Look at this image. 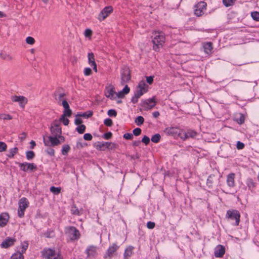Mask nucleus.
I'll list each match as a JSON object with an SVG mask.
<instances>
[{
	"label": "nucleus",
	"mask_w": 259,
	"mask_h": 259,
	"mask_svg": "<svg viewBox=\"0 0 259 259\" xmlns=\"http://www.w3.org/2000/svg\"><path fill=\"white\" fill-rule=\"evenodd\" d=\"M152 38L153 44V50L158 51L159 49L162 47L165 40L164 33H154Z\"/></svg>",
	"instance_id": "obj_1"
},
{
	"label": "nucleus",
	"mask_w": 259,
	"mask_h": 259,
	"mask_svg": "<svg viewBox=\"0 0 259 259\" xmlns=\"http://www.w3.org/2000/svg\"><path fill=\"white\" fill-rule=\"evenodd\" d=\"M60 125V123L59 121H54L51 124V132L52 136H58V138L62 140V142H64L65 138L63 136H61L62 130Z\"/></svg>",
	"instance_id": "obj_2"
},
{
	"label": "nucleus",
	"mask_w": 259,
	"mask_h": 259,
	"mask_svg": "<svg viewBox=\"0 0 259 259\" xmlns=\"http://www.w3.org/2000/svg\"><path fill=\"white\" fill-rule=\"evenodd\" d=\"M226 218L231 220H235L234 225L238 226L240 223V214L239 211L235 209H230L227 212Z\"/></svg>",
	"instance_id": "obj_3"
},
{
	"label": "nucleus",
	"mask_w": 259,
	"mask_h": 259,
	"mask_svg": "<svg viewBox=\"0 0 259 259\" xmlns=\"http://www.w3.org/2000/svg\"><path fill=\"white\" fill-rule=\"evenodd\" d=\"M29 201L25 197H22L19 201V208L18 209V215L19 218L24 217V212L29 206Z\"/></svg>",
	"instance_id": "obj_4"
},
{
	"label": "nucleus",
	"mask_w": 259,
	"mask_h": 259,
	"mask_svg": "<svg viewBox=\"0 0 259 259\" xmlns=\"http://www.w3.org/2000/svg\"><path fill=\"white\" fill-rule=\"evenodd\" d=\"M42 256L47 259H61V255L56 252L55 250L45 248L42 251Z\"/></svg>",
	"instance_id": "obj_5"
},
{
	"label": "nucleus",
	"mask_w": 259,
	"mask_h": 259,
	"mask_svg": "<svg viewBox=\"0 0 259 259\" xmlns=\"http://www.w3.org/2000/svg\"><path fill=\"white\" fill-rule=\"evenodd\" d=\"M65 231L72 240H77L80 237L79 231L74 227H68L66 228Z\"/></svg>",
	"instance_id": "obj_6"
},
{
	"label": "nucleus",
	"mask_w": 259,
	"mask_h": 259,
	"mask_svg": "<svg viewBox=\"0 0 259 259\" xmlns=\"http://www.w3.org/2000/svg\"><path fill=\"white\" fill-rule=\"evenodd\" d=\"M206 6L207 4L205 2L202 1L199 2L194 7V14L197 17L201 16L206 10Z\"/></svg>",
	"instance_id": "obj_7"
},
{
	"label": "nucleus",
	"mask_w": 259,
	"mask_h": 259,
	"mask_svg": "<svg viewBox=\"0 0 259 259\" xmlns=\"http://www.w3.org/2000/svg\"><path fill=\"white\" fill-rule=\"evenodd\" d=\"M156 101L155 97L142 101L141 102V106L145 110H151L156 105Z\"/></svg>",
	"instance_id": "obj_8"
},
{
	"label": "nucleus",
	"mask_w": 259,
	"mask_h": 259,
	"mask_svg": "<svg viewBox=\"0 0 259 259\" xmlns=\"http://www.w3.org/2000/svg\"><path fill=\"white\" fill-rule=\"evenodd\" d=\"M20 168V169L23 171H27L28 170L33 171L36 170L37 169L36 165L33 163H28V162H17Z\"/></svg>",
	"instance_id": "obj_9"
},
{
	"label": "nucleus",
	"mask_w": 259,
	"mask_h": 259,
	"mask_svg": "<svg viewBox=\"0 0 259 259\" xmlns=\"http://www.w3.org/2000/svg\"><path fill=\"white\" fill-rule=\"evenodd\" d=\"M182 129L177 127H168L165 129L164 133L166 135L172 136L175 138L179 137L180 138V134Z\"/></svg>",
	"instance_id": "obj_10"
},
{
	"label": "nucleus",
	"mask_w": 259,
	"mask_h": 259,
	"mask_svg": "<svg viewBox=\"0 0 259 259\" xmlns=\"http://www.w3.org/2000/svg\"><path fill=\"white\" fill-rule=\"evenodd\" d=\"M11 99L13 102H18L22 108H24L28 102L27 99L23 96H12Z\"/></svg>",
	"instance_id": "obj_11"
},
{
	"label": "nucleus",
	"mask_w": 259,
	"mask_h": 259,
	"mask_svg": "<svg viewBox=\"0 0 259 259\" xmlns=\"http://www.w3.org/2000/svg\"><path fill=\"white\" fill-rule=\"evenodd\" d=\"M148 90V85L146 83L145 81L141 80L139 82L137 86L135 93L138 95L142 96L144 94L146 93Z\"/></svg>",
	"instance_id": "obj_12"
},
{
	"label": "nucleus",
	"mask_w": 259,
	"mask_h": 259,
	"mask_svg": "<svg viewBox=\"0 0 259 259\" xmlns=\"http://www.w3.org/2000/svg\"><path fill=\"white\" fill-rule=\"evenodd\" d=\"M197 136V132L194 130L189 129L185 131L182 130L181 134H180V138L184 141L190 138H195Z\"/></svg>",
	"instance_id": "obj_13"
},
{
	"label": "nucleus",
	"mask_w": 259,
	"mask_h": 259,
	"mask_svg": "<svg viewBox=\"0 0 259 259\" xmlns=\"http://www.w3.org/2000/svg\"><path fill=\"white\" fill-rule=\"evenodd\" d=\"M118 248L119 246L116 244V243L112 244V245L110 246L108 248L106 252V254L104 256V258H111Z\"/></svg>",
	"instance_id": "obj_14"
},
{
	"label": "nucleus",
	"mask_w": 259,
	"mask_h": 259,
	"mask_svg": "<svg viewBox=\"0 0 259 259\" xmlns=\"http://www.w3.org/2000/svg\"><path fill=\"white\" fill-rule=\"evenodd\" d=\"M112 11L113 8L111 6L106 7L99 14L98 19L100 21L104 20Z\"/></svg>",
	"instance_id": "obj_15"
},
{
	"label": "nucleus",
	"mask_w": 259,
	"mask_h": 259,
	"mask_svg": "<svg viewBox=\"0 0 259 259\" xmlns=\"http://www.w3.org/2000/svg\"><path fill=\"white\" fill-rule=\"evenodd\" d=\"M0 58L3 61L11 62L14 60L15 58L11 53L7 52L5 50L1 51L0 52Z\"/></svg>",
	"instance_id": "obj_16"
},
{
	"label": "nucleus",
	"mask_w": 259,
	"mask_h": 259,
	"mask_svg": "<svg viewBox=\"0 0 259 259\" xmlns=\"http://www.w3.org/2000/svg\"><path fill=\"white\" fill-rule=\"evenodd\" d=\"M105 94L106 96L108 98L111 99H114L116 98L115 88L112 85H110L106 88Z\"/></svg>",
	"instance_id": "obj_17"
},
{
	"label": "nucleus",
	"mask_w": 259,
	"mask_h": 259,
	"mask_svg": "<svg viewBox=\"0 0 259 259\" xmlns=\"http://www.w3.org/2000/svg\"><path fill=\"white\" fill-rule=\"evenodd\" d=\"M88 63L91 66L93 67V70L95 72H97V66L95 62L94 55L92 52L88 53Z\"/></svg>",
	"instance_id": "obj_18"
},
{
	"label": "nucleus",
	"mask_w": 259,
	"mask_h": 259,
	"mask_svg": "<svg viewBox=\"0 0 259 259\" xmlns=\"http://www.w3.org/2000/svg\"><path fill=\"white\" fill-rule=\"evenodd\" d=\"M16 239L14 238L8 237L1 243V246L2 248H8L13 246L16 242Z\"/></svg>",
	"instance_id": "obj_19"
},
{
	"label": "nucleus",
	"mask_w": 259,
	"mask_h": 259,
	"mask_svg": "<svg viewBox=\"0 0 259 259\" xmlns=\"http://www.w3.org/2000/svg\"><path fill=\"white\" fill-rule=\"evenodd\" d=\"M225 253V247L222 245H218L214 249V256L217 257H222Z\"/></svg>",
	"instance_id": "obj_20"
},
{
	"label": "nucleus",
	"mask_w": 259,
	"mask_h": 259,
	"mask_svg": "<svg viewBox=\"0 0 259 259\" xmlns=\"http://www.w3.org/2000/svg\"><path fill=\"white\" fill-rule=\"evenodd\" d=\"M130 71L128 69H125L121 72V82L122 83H126L131 80Z\"/></svg>",
	"instance_id": "obj_21"
},
{
	"label": "nucleus",
	"mask_w": 259,
	"mask_h": 259,
	"mask_svg": "<svg viewBox=\"0 0 259 259\" xmlns=\"http://www.w3.org/2000/svg\"><path fill=\"white\" fill-rule=\"evenodd\" d=\"M61 105L64 107V111L62 116L70 117L71 115L72 111L69 108V105L66 101H63Z\"/></svg>",
	"instance_id": "obj_22"
},
{
	"label": "nucleus",
	"mask_w": 259,
	"mask_h": 259,
	"mask_svg": "<svg viewBox=\"0 0 259 259\" xmlns=\"http://www.w3.org/2000/svg\"><path fill=\"white\" fill-rule=\"evenodd\" d=\"M85 253L88 257H93L97 254V247L94 245H90L85 250Z\"/></svg>",
	"instance_id": "obj_23"
},
{
	"label": "nucleus",
	"mask_w": 259,
	"mask_h": 259,
	"mask_svg": "<svg viewBox=\"0 0 259 259\" xmlns=\"http://www.w3.org/2000/svg\"><path fill=\"white\" fill-rule=\"evenodd\" d=\"M235 175L234 173H230L227 176L226 182L229 187L233 188L235 186Z\"/></svg>",
	"instance_id": "obj_24"
},
{
	"label": "nucleus",
	"mask_w": 259,
	"mask_h": 259,
	"mask_svg": "<svg viewBox=\"0 0 259 259\" xmlns=\"http://www.w3.org/2000/svg\"><path fill=\"white\" fill-rule=\"evenodd\" d=\"M9 216L8 213L4 212L0 214V226L1 227H5L9 220Z\"/></svg>",
	"instance_id": "obj_25"
},
{
	"label": "nucleus",
	"mask_w": 259,
	"mask_h": 259,
	"mask_svg": "<svg viewBox=\"0 0 259 259\" xmlns=\"http://www.w3.org/2000/svg\"><path fill=\"white\" fill-rule=\"evenodd\" d=\"M49 141L51 143V145L52 146H55L60 145L62 142V140L58 138V136H49Z\"/></svg>",
	"instance_id": "obj_26"
},
{
	"label": "nucleus",
	"mask_w": 259,
	"mask_h": 259,
	"mask_svg": "<svg viewBox=\"0 0 259 259\" xmlns=\"http://www.w3.org/2000/svg\"><path fill=\"white\" fill-rule=\"evenodd\" d=\"M130 91V89L127 85H126L123 90L117 93H116L115 96L119 98H123L125 95L127 94Z\"/></svg>",
	"instance_id": "obj_27"
},
{
	"label": "nucleus",
	"mask_w": 259,
	"mask_h": 259,
	"mask_svg": "<svg viewBox=\"0 0 259 259\" xmlns=\"http://www.w3.org/2000/svg\"><path fill=\"white\" fill-rule=\"evenodd\" d=\"M107 142H98L94 145V147L98 150L104 151L106 149Z\"/></svg>",
	"instance_id": "obj_28"
},
{
	"label": "nucleus",
	"mask_w": 259,
	"mask_h": 259,
	"mask_svg": "<svg viewBox=\"0 0 259 259\" xmlns=\"http://www.w3.org/2000/svg\"><path fill=\"white\" fill-rule=\"evenodd\" d=\"M64 96H65V95L63 93H57L55 94V100H56V101L57 102V103L59 105H61V104H62V103H63V101H66L64 99Z\"/></svg>",
	"instance_id": "obj_29"
},
{
	"label": "nucleus",
	"mask_w": 259,
	"mask_h": 259,
	"mask_svg": "<svg viewBox=\"0 0 259 259\" xmlns=\"http://www.w3.org/2000/svg\"><path fill=\"white\" fill-rule=\"evenodd\" d=\"M203 48L204 52L207 54H210L211 53L212 50V44L211 42H206L203 44Z\"/></svg>",
	"instance_id": "obj_30"
},
{
	"label": "nucleus",
	"mask_w": 259,
	"mask_h": 259,
	"mask_svg": "<svg viewBox=\"0 0 259 259\" xmlns=\"http://www.w3.org/2000/svg\"><path fill=\"white\" fill-rule=\"evenodd\" d=\"M246 184L248 187L249 190H250L251 191H252L256 186L255 183L251 178L247 179L246 181Z\"/></svg>",
	"instance_id": "obj_31"
},
{
	"label": "nucleus",
	"mask_w": 259,
	"mask_h": 259,
	"mask_svg": "<svg viewBox=\"0 0 259 259\" xmlns=\"http://www.w3.org/2000/svg\"><path fill=\"white\" fill-rule=\"evenodd\" d=\"M134 248L133 246H129L125 249L124 253V259H127V258L132 256Z\"/></svg>",
	"instance_id": "obj_32"
},
{
	"label": "nucleus",
	"mask_w": 259,
	"mask_h": 259,
	"mask_svg": "<svg viewBox=\"0 0 259 259\" xmlns=\"http://www.w3.org/2000/svg\"><path fill=\"white\" fill-rule=\"evenodd\" d=\"M18 149L17 147H14L9 149L7 156L10 158L14 157V155L18 153Z\"/></svg>",
	"instance_id": "obj_33"
},
{
	"label": "nucleus",
	"mask_w": 259,
	"mask_h": 259,
	"mask_svg": "<svg viewBox=\"0 0 259 259\" xmlns=\"http://www.w3.org/2000/svg\"><path fill=\"white\" fill-rule=\"evenodd\" d=\"M11 259H24V256L20 252L14 253L11 257Z\"/></svg>",
	"instance_id": "obj_34"
},
{
	"label": "nucleus",
	"mask_w": 259,
	"mask_h": 259,
	"mask_svg": "<svg viewBox=\"0 0 259 259\" xmlns=\"http://www.w3.org/2000/svg\"><path fill=\"white\" fill-rule=\"evenodd\" d=\"M26 157L28 160H32L35 157V153L32 151H27L26 152Z\"/></svg>",
	"instance_id": "obj_35"
},
{
	"label": "nucleus",
	"mask_w": 259,
	"mask_h": 259,
	"mask_svg": "<svg viewBox=\"0 0 259 259\" xmlns=\"http://www.w3.org/2000/svg\"><path fill=\"white\" fill-rule=\"evenodd\" d=\"M135 122L137 125L140 126L143 124L144 118L142 116H139L135 119Z\"/></svg>",
	"instance_id": "obj_36"
},
{
	"label": "nucleus",
	"mask_w": 259,
	"mask_h": 259,
	"mask_svg": "<svg viewBox=\"0 0 259 259\" xmlns=\"http://www.w3.org/2000/svg\"><path fill=\"white\" fill-rule=\"evenodd\" d=\"M70 150V147L68 145H64L62 146V149L61 150L62 154L63 155H67Z\"/></svg>",
	"instance_id": "obj_37"
},
{
	"label": "nucleus",
	"mask_w": 259,
	"mask_h": 259,
	"mask_svg": "<svg viewBox=\"0 0 259 259\" xmlns=\"http://www.w3.org/2000/svg\"><path fill=\"white\" fill-rule=\"evenodd\" d=\"M86 127L84 124H80L76 128V131L80 134H83L85 131Z\"/></svg>",
	"instance_id": "obj_38"
},
{
	"label": "nucleus",
	"mask_w": 259,
	"mask_h": 259,
	"mask_svg": "<svg viewBox=\"0 0 259 259\" xmlns=\"http://www.w3.org/2000/svg\"><path fill=\"white\" fill-rule=\"evenodd\" d=\"M160 138V135L159 134H156L152 137L151 140L153 143H157L159 142Z\"/></svg>",
	"instance_id": "obj_39"
},
{
	"label": "nucleus",
	"mask_w": 259,
	"mask_h": 259,
	"mask_svg": "<svg viewBox=\"0 0 259 259\" xmlns=\"http://www.w3.org/2000/svg\"><path fill=\"white\" fill-rule=\"evenodd\" d=\"M50 191L55 194H58L61 192V188L52 186L50 188Z\"/></svg>",
	"instance_id": "obj_40"
},
{
	"label": "nucleus",
	"mask_w": 259,
	"mask_h": 259,
	"mask_svg": "<svg viewBox=\"0 0 259 259\" xmlns=\"http://www.w3.org/2000/svg\"><path fill=\"white\" fill-rule=\"evenodd\" d=\"M117 147V145L114 143L112 142H108L106 146V149H108L110 150H112L116 148Z\"/></svg>",
	"instance_id": "obj_41"
},
{
	"label": "nucleus",
	"mask_w": 259,
	"mask_h": 259,
	"mask_svg": "<svg viewBox=\"0 0 259 259\" xmlns=\"http://www.w3.org/2000/svg\"><path fill=\"white\" fill-rule=\"evenodd\" d=\"M0 119L2 120H11L12 116L9 114H0Z\"/></svg>",
	"instance_id": "obj_42"
},
{
	"label": "nucleus",
	"mask_w": 259,
	"mask_h": 259,
	"mask_svg": "<svg viewBox=\"0 0 259 259\" xmlns=\"http://www.w3.org/2000/svg\"><path fill=\"white\" fill-rule=\"evenodd\" d=\"M235 1V0H223V2L226 7H229L232 6Z\"/></svg>",
	"instance_id": "obj_43"
},
{
	"label": "nucleus",
	"mask_w": 259,
	"mask_h": 259,
	"mask_svg": "<svg viewBox=\"0 0 259 259\" xmlns=\"http://www.w3.org/2000/svg\"><path fill=\"white\" fill-rule=\"evenodd\" d=\"M28 247V243L27 241L24 242L22 244V250L20 253L23 254L24 253Z\"/></svg>",
	"instance_id": "obj_44"
},
{
	"label": "nucleus",
	"mask_w": 259,
	"mask_h": 259,
	"mask_svg": "<svg viewBox=\"0 0 259 259\" xmlns=\"http://www.w3.org/2000/svg\"><path fill=\"white\" fill-rule=\"evenodd\" d=\"M252 19L255 21H259V12L254 11L251 13Z\"/></svg>",
	"instance_id": "obj_45"
},
{
	"label": "nucleus",
	"mask_w": 259,
	"mask_h": 259,
	"mask_svg": "<svg viewBox=\"0 0 259 259\" xmlns=\"http://www.w3.org/2000/svg\"><path fill=\"white\" fill-rule=\"evenodd\" d=\"M7 148V144L4 142H0V152L6 151Z\"/></svg>",
	"instance_id": "obj_46"
},
{
	"label": "nucleus",
	"mask_w": 259,
	"mask_h": 259,
	"mask_svg": "<svg viewBox=\"0 0 259 259\" xmlns=\"http://www.w3.org/2000/svg\"><path fill=\"white\" fill-rule=\"evenodd\" d=\"M92 115H93V113L92 112L90 111L88 114L87 113V112H84L82 114H78L76 115V116L88 118V117L92 116Z\"/></svg>",
	"instance_id": "obj_47"
},
{
	"label": "nucleus",
	"mask_w": 259,
	"mask_h": 259,
	"mask_svg": "<svg viewBox=\"0 0 259 259\" xmlns=\"http://www.w3.org/2000/svg\"><path fill=\"white\" fill-rule=\"evenodd\" d=\"M107 114L110 117H116L117 115V112L115 110L110 109L108 110Z\"/></svg>",
	"instance_id": "obj_48"
},
{
	"label": "nucleus",
	"mask_w": 259,
	"mask_h": 259,
	"mask_svg": "<svg viewBox=\"0 0 259 259\" xmlns=\"http://www.w3.org/2000/svg\"><path fill=\"white\" fill-rule=\"evenodd\" d=\"M60 120L62 121L65 125H68L69 122V120L64 116H61Z\"/></svg>",
	"instance_id": "obj_49"
},
{
	"label": "nucleus",
	"mask_w": 259,
	"mask_h": 259,
	"mask_svg": "<svg viewBox=\"0 0 259 259\" xmlns=\"http://www.w3.org/2000/svg\"><path fill=\"white\" fill-rule=\"evenodd\" d=\"M104 123L107 126H111L113 125V121L110 118H106L104 120Z\"/></svg>",
	"instance_id": "obj_50"
},
{
	"label": "nucleus",
	"mask_w": 259,
	"mask_h": 259,
	"mask_svg": "<svg viewBox=\"0 0 259 259\" xmlns=\"http://www.w3.org/2000/svg\"><path fill=\"white\" fill-rule=\"evenodd\" d=\"M83 73L85 76H89L92 74V71L90 68H85L83 71Z\"/></svg>",
	"instance_id": "obj_51"
},
{
	"label": "nucleus",
	"mask_w": 259,
	"mask_h": 259,
	"mask_svg": "<svg viewBox=\"0 0 259 259\" xmlns=\"http://www.w3.org/2000/svg\"><path fill=\"white\" fill-rule=\"evenodd\" d=\"M26 42L29 45H33L35 42L34 38L31 36H28L26 38Z\"/></svg>",
	"instance_id": "obj_52"
},
{
	"label": "nucleus",
	"mask_w": 259,
	"mask_h": 259,
	"mask_svg": "<svg viewBox=\"0 0 259 259\" xmlns=\"http://www.w3.org/2000/svg\"><path fill=\"white\" fill-rule=\"evenodd\" d=\"M141 97V96L138 95V94H137L136 93H135L134 96L131 99L132 102L134 104L137 103L138 102L139 99Z\"/></svg>",
	"instance_id": "obj_53"
},
{
	"label": "nucleus",
	"mask_w": 259,
	"mask_h": 259,
	"mask_svg": "<svg viewBox=\"0 0 259 259\" xmlns=\"http://www.w3.org/2000/svg\"><path fill=\"white\" fill-rule=\"evenodd\" d=\"M141 129L139 127L136 128L133 130V134L136 136H139L141 134Z\"/></svg>",
	"instance_id": "obj_54"
},
{
	"label": "nucleus",
	"mask_w": 259,
	"mask_h": 259,
	"mask_svg": "<svg viewBox=\"0 0 259 259\" xmlns=\"http://www.w3.org/2000/svg\"><path fill=\"white\" fill-rule=\"evenodd\" d=\"M93 138L92 135L90 133L85 134L83 135V139L86 141H91Z\"/></svg>",
	"instance_id": "obj_55"
},
{
	"label": "nucleus",
	"mask_w": 259,
	"mask_h": 259,
	"mask_svg": "<svg viewBox=\"0 0 259 259\" xmlns=\"http://www.w3.org/2000/svg\"><path fill=\"white\" fill-rule=\"evenodd\" d=\"M123 137L126 140H132L133 138V135L131 133H125L123 135Z\"/></svg>",
	"instance_id": "obj_56"
},
{
	"label": "nucleus",
	"mask_w": 259,
	"mask_h": 259,
	"mask_svg": "<svg viewBox=\"0 0 259 259\" xmlns=\"http://www.w3.org/2000/svg\"><path fill=\"white\" fill-rule=\"evenodd\" d=\"M142 142L146 145H148L150 142V139L148 137L144 136L142 140Z\"/></svg>",
	"instance_id": "obj_57"
},
{
	"label": "nucleus",
	"mask_w": 259,
	"mask_h": 259,
	"mask_svg": "<svg viewBox=\"0 0 259 259\" xmlns=\"http://www.w3.org/2000/svg\"><path fill=\"white\" fill-rule=\"evenodd\" d=\"M112 136L111 132H108L104 134L103 138L106 140L110 139Z\"/></svg>",
	"instance_id": "obj_58"
},
{
	"label": "nucleus",
	"mask_w": 259,
	"mask_h": 259,
	"mask_svg": "<svg viewBox=\"0 0 259 259\" xmlns=\"http://www.w3.org/2000/svg\"><path fill=\"white\" fill-rule=\"evenodd\" d=\"M155 224L154 222H148L147 223V227L148 229H152L155 227Z\"/></svg>",
	"instance_id": "obj_59"
},
{
	"label": "nucleus",
	"mask_w": 259,
	"mask_h": 259,
	"mask_svg": "<svg viewBox=\"0 0 259 259\" xmlns=\"http://www.w3.org/2000/svg\"><path fill=\"white\" fill-rule=\"evenodd\" d=\"M154 76H149L146 77V81L149 84H151L153 82Z\"/></svg>",
	"instance_id": "obj_60"
},
{
	"label": "nucleus",
	"mask_w": 259,
	"mask_h": 259,
	"mask_svg": "<svg viewBox=\"0 0 259 259\" xmlns=\"http://www.w3.org/2000/svg\"><path fill=\"white\" fill-rule=\"evenodd\" d=\"M46 152L51 156H54L55 155V150L52 148H49L46 150Z\"/></svg>",
	"instance_id": "obj_61"
},
{
	"label": "nucleus",
	"mask_w": 259,
	"mask_h": 259,
	"mask_svg": "<svg viewBox=\"0 0 259 259\" xmlns=\"http://www.w3.org/2000/svg\"><path fill=\"white\" fill-rule=\"evenodd\" d=\"M244 147V144L241 142H239L238 141L237 143V148L238 149V150H241V149H243Z\"/></svg>",
	"instance_id": "obj_62"
},
{
	"label": "nucleus",
	"mask_w": 259,
	"mask_h": 259,
	"mask_svg": "<svg viewBox=\"0 0 259 259\" xmlns=\"http://www.w3.org/2000/svg\"><path fill=\"white\" fill-rule=\"evenodd\" d=\"M78 117V116H76L75 119L74 123L76 125L81 124L82 122V119Z\"/></svg>",
	"instance_id": "obj_63"
},
{
	"label": "nucleus",
	"mask_w": 259,
	"mask_h": 259,
	"mask_svg": "<svg viewBox=\"0 0 259 259\" xmlns=\"http://www.w3.org/2000/svg\"><path fill=\"white\" fill-rule=\"evenodd\" d=\"M212 183V177L211 176H210L208 177V178L207 180V184L208 185L210 186Z\"/></svg>",
	"instance_id": "obj_64"
}]
</instances>
